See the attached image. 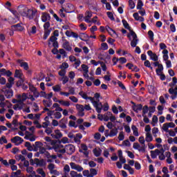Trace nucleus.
<instances>
[{
    "mask_svg": "<svg viewBox=\"0 0 177 177\" xmlns=\"http://www.w3.org/2000/svg\"><path fill=\"white\" fill-rule=\"evenodd\" d=\"M127 38H129V41H131V48H136V53H138V55H140L142 53V50H140V48L139 46H136L139 43V39H138V35L133 30H131L130 33H128L127 35ZM131 37H133V40L131 38Z\"/></svg>",
    "mask_w": 177,
    "mask_h": 177,
    "instance_id": "nucleus-2",
    "label": "nucleus"
},
{
    "mask_svg": "<svg viewBox=\"0 0 177 177\" xmlns=\"http://www.w3.org/2000/svg\"><path fill=\"white\" fill-rule=\"evenodd\" d=\"M41 19L43 23H46L48 20H50V15L48 12H42Z\"/></svg>",
    "mask_w": 177,
    "mask_h": 177,
    "instance_id": "nucleus-11",
    "label": "nucleus"
},
{
    "mask_svg": "<svg viewBox=\"0 0 177 177\" xmlns=\"http://www.w3.org/2000/svg\"><path fill=\"white\" fill-rule=\"evenodd\" d=\"M8 143V140L6 139V137L5 136H2L1 138H0V145H3Z\"/></svg>",
    "mask_w": 177,
    "mask_h": 177,
    "instance_id": "nucleus-37",
    "label": "nucleus"
},
{
    "mask_svg": "<svg viewBox=\"0 0 177 177\" xmlns=\"http://www.w3.org/2000/svg\"><path fill=\"white\" fill-rule=\"evenodd\" d=\"M106 176L107 177H115V176L113 174V172L110 170L106 171Z\"/></svg>",
    "mask_w": 177,
    "mask_h": 177,
    "instance_id": "nucleus-63",
    "label": "nucleus"
},
{
    "mask_svg": "<svg viewBox=\"0 0 177 177\" xmlns=\"http://www.w3.org/2000/svg\"><path fill=\"white\" fill-rule=\"evenodd\" d=\"M118 133V129H111L110 133H109V137L110 138H114V136H117Z\"/></svg>",
    "mask_w": 177,
    "mask_h": 177,
    "instance_id": "nucleus-17",
    "label": "nucleus"
},
{
    "mask_svg": "<svg viewBox=\"0 0 177 177\" xmlns=\"http://www.w3.org/2000/svg\"><path fill=\"white\" fill-rule=\"evenodd\" d=\"M131 129L133 131V133L134 136H139V131H138V127H136V126L133 124L131 126Z\"/></svg>",
    "mask_w": 177,
    "mask_h": 177,
    "instance_id": "nucleus-22",
    "label": "nucleus"
},
{
    "mask_svg": "<svg viewBox=\"0 0 177 177\" xmlns=\"http://www.w3.org/2000/svg\"><path fill=\"white\" fill-rule=\"evenodd\" d=\"M148 35L149 37V39L151 41V42H153V41H154V32L153 30H149Z\"/></svg>",
    "mask_w": 177,
    "mask_h": 177,
    "instance_id": "nucleus-35",
    "label": "nucleus"
},
{
    "mask_svg": "<svg viewBox=\"0 0 177 177\" xmlns=\"http://www.w3.org/2000/svg\"><path fill=\"white\" fill-rule=\"evenodd\" d=\"M59 68H68V64L67 62H64L60 65Z\"/></svg>",
    "mask_w": 177,
    "mask_h": 177,
    "instance_id": "nucleus-58",
    "label": "nucleus"
},
{
    "mask_svg": "<svg viewBox=\"0 0 177 177\" xmlns=\"http://www.w3.org/2000/svg\"><path fill=\"white\" fill-rule=\"evenodd\" d=\"M21 175V170L18 169L17 171H12L11 173L10 177H17V176H20Z\"/></svg>",
    "mask_w": 177,
    "mask_h": 177,
    "instance_id": "nucleus-27",
    "label": "nucleus"
},
{
    "mask_svg": "<svg viewBox=\"0 0 177 177\" xmlns=\"http://www.w3.org/2000/svg\"><path fill=\"white\" fill-rule=\"evenodd\" d=\"M122 23L124 27V28H127V30H130V33H131V27L129 26V24H128V21H127V20L125 19H122Z\"/></svg>",
    "mask_w": 177,
    "mask_h": 177,
    "instance_id": "nucleus-25",
    "label": "nucleus"
},
{
    "mask_svg": "<svg viewBox=\"0 0 177 177\" xmlns=\"http://www.w3.org/2000/svg\"><path fill=\"white\" fill-rule=\"evenodd\" d=\"M45 132L47 133V135H50L53 131L50 127H47L45 130Z\"/></svg>",
    "mask_w": 177,
    "mask_h": 177,
    "instance_id": "nucleus-64",
    "label": "nucleus"
},
{
    "mask_svg": "<svg viewBox=\"0 0 177 177\" xmlns=\"http://www.w3.org/2000/svg\"><path fill=\"white\" fill-rule=\"evenodd\" d=\"M64 143V145H66V143H68V138L67 137H64L61 140V141L59 142V143Z\"/></svg>",
    "mask_w": 177,
    "mask_h": 177,
    "instance_id": "nucleus-57",
    "label": "nucleus"
},
{
    "mask_svg": "<svg viewBox=\"0 0 177 177\" xmlns=\"http://www.w3.org/2000/svg\"><path fill=\"white\" fill-rule=\"evenodd\" d=\"M64 171L65 172V175H67V174L70 172V166L68 165H65L64 167Z\"/></svg>",
    "mask_w": 177,
    "mask_h": 177,
    "instance_id": "nucleus-49",
    "label": "nucleus"
},
{
    "mask_svg": "<svg viewBox=\"0 0 177 177\" xmlns=\"http://www.w3.org/2000/svg\"><path fill=\"white\" fill-rule=\"evenodd\" d=\"M145 140L148 143L153 141V136H151V133H146Z\"/></svg>",
    "mask_w": 177,
    "mask_h": 177,
    "instance_id": "nucleus-23",
    "label": "nucleus"
},
{
    "mask_svg": "<svg viewBox=\"0 0 177 177\" xmlns=\"http://www.w3.org/2000/svg\"><path fill=\"white\" fill-rule=\"evenodd\" d=\"M58 74L60 77H66V70L62 69L59 71Z\"/></svg>",
    "mask_w": 177,
    "mask_h": 177,
    "instance_id": "nucleus-60",
    "label": "nucleus"
},
{
    "mask_svg": "<svg viewBox=\"0 0 177 177\" xmlns=\"http://www.w3.org/2000/svg\"><path fill=\"white\" fill-rule=\"evenodd\" d=\"M106 30L108 32H110V31H112V32H113V34H115V35H116L117 38H118V34H117V32H115V30H114V29L110 28V26H106Z\"/></svg>",
    "mask_w": 177,
    "mask_h": 177,
    "instance_id": "nucleus-33",
    "label": "nucleus"
},
{
    "mask_svg": "<svg viewBox=\"0 0 177 177\" xmlns=\"http://www.w3.org/2000/svg\"><path fill=\"white\" fill-rule=\"evenodd\" d=\"M138 142L141 144L143 145L144 146H146V145L145 144V142H146L145 140V137L144 136H140L138 139Z\"/></svg>",
    "mask_w": 177,
    "mask_h": 177,
    "instance_id": "nucleus-55",
    "label": "nucleus"
},
{
    "mask_svg": "<svg viewBox=\"0 0 177 177\" xmlns=\"http://www.w3.org/2000/svg\"><path fill=\"white\" fill-rule=\"evenodd\" d=\"M57 103H59V104H62V106H65L66 107H68L70 106V102L68 101H64V100H57Z\"/></svg>",
    "mask_w": 177,
    "mask_h": 177,
    "instance_id": "nucleus-21",
    "label": "nucleus"
},
{
    "mask_svg": "<svg viewBox=\"0 0 177 177\" xmlns=\"http://www.w3.org/2000/svg\"><path fill=\"white\" fill-rule=\"evenodd\" d=\"M114 60H117V62H120V64H125L127 63V58L122 57L120 58H117V57H114L112 59V62H114Z\"/></svg>",
    "mask_w": 177,
    "mask_h": 177,
    "instance_id": "nucleus-15",
    "label": "nucleus"
},
{
    "mask_svg": "<svg viewBox=\"0 0 177 177\" xmlns=\"http://www.w3.org/2000/svg\"><path fill=\"white\" fill-rule=\"evenodd\" d=\"M93 151L94 156L95 157H100V156L102 154V149H100V151H99L96 149H94Z\"/></svg>",
    "mask_w": 177,
    "mask_h": 177,
    "instance_id": "nucleus-32",
    "label": "nucleus"
},
{
    "mask_svg": "<svg viewBox=\"0 0 177 177\" xmlns=\"http://www.w3.org/2000/svg\"><path fill=\"white\" fill-rule=\"evenodd\" d=\"M106 15L109 19H110V20H111L112 21H114L115 20V19L114 18V15H113V12H107Z\"/></svg>",
    "mask_w": 177,
    "mask_h": 177,
    "instance_id": "nucleus-40",
    "label": "nucleus"
},
{
    "mask_svg": "<svg viewBox=\"0 0 177 177\" xmlns=\"http://www.w3.org/2000/svg\"><path fill=\"white\" fill-rule=\"evenodd\" d=\"M118 139H119V140H120V141L124 140V139H125V136L124 135V131L120 132Z\"/></svg>",
    "mask_w": 177,
    "mask_h": 177,
    "instance_id": "nucleus-47",
    "label": "nucleus"
},
{
    "mask_svg": "<svg viewBox=\"0 0 177 177\" xmlns=\"http://www.w3.org/2000/svg\"><path fill=\"white\" fill-rule=\"evenodd\" d=\"M21 24H17L15 25H12L11 28L13 31H23V30H24V27L21 26Z\"/></svg>",
    "mask_w": 177,
    "mask_h": 177,
    "instance_id": "nucleus-10",
    "label": "nucleus"
},
{
    "mask_svg": "<svg viewBox=\"0 0 177 177\" xmlns=\"http://www.w3.org/2000/svg\"><path fill=\"white\" fill-rule=\"evenodd\" d=\"M64 145L59 144L55 145L53 146V149H63Z\"/></svg>",
    "mask_w": 177,
    "mask_h": 177,
    "instance_id": "nucleus-59",
    "label": "nucleus"
},
{
    "mask_svg": "<svg viewBox=\"0 0 177 177\" xmlns=\"http://www.w3.org/2000/svg\"><path fill=\"white\" fill-rule=\"evenodd\" d=\"M35 161H38V162H37L36 164L39 167H45V165H46V162H45V160H44V159L39 160V159L35 158Z\"/></svg>",
    "mask_w": 177,
    "mask_h": 177,
    "instance_id": "nucleus-20",
    "label": "nucleus"
},
{
    "mask_svg": "<svg viewBox=\"0 0 177 177\" xmlns=\"http://www.w3.org/2000/svg\"><path fill=\"white\" fill-rule=\"evenodd\" d=\"M2 92L4 93V95L7 99H10L13 97V90L8 89L6 87L3 88Z\"/></svg>",
    "mask_w": 177,
    "mask_h": 177,
    "instance_id": "nucleus-6",
    "label": "nucleus"
},
{
    "mask_svg": "<svg viewBox=\"0 0 177 177\" xmlns=\"http://www.w3.org/2000/svg\"><path fill=\"white\" fill-rule=\"evenodd\" d=\"M88 165L90 168H95V167H96V162H95L93 160H91L88 162Z\"/></svg>",
    "mask_w": 177,
    "mask_h": 177,
    "instance_id": "nucleus-62",
    "label": "nucleus"
},
{
    "mask_svg": "<svg viewBox=\"0 0 177 177\" xmlns=\"http://www.w3.org/2000/svg\"><path fill=\"white\" fill-rule=\"evenodd\" d=\"M15 78H19V80L23 79V72L21 70L17 69L14 75Z\"/></svg>",
    "mask_w": 177,
    "mask_h": 177,
    "instance_id": "nucleus-14",
    "label": "nucleus"
},
{
    "mask_svg": "<svg viewBox=\"0 0 177 177\" xmlns=\"http://www.w3.org/2000/svg\"><path fill=\"white\" fill-rule=\"evenodd\" d=\"M62 48H64V49H66L67 50V52H71V50H73V47H71V46H70V42L67 40H66L63 43Z\"/></svg>",
    "mask_w": 177,
    "mask_h": 177,
    "instance_id": "nucleus-12",
    "label": "nucleus"
},
{
    "mask_svg": "<svg viewBox=\"0 0 177 177\" xmlns=\"http://www.w3.org/2000/svg\"><path fill=\"white\" fill-rule=\"evenodd\" d=\"M169 93H170V95H174L171 96V99L172 100H175V99H176L177 97V85L176 86L174 89L173 88H170L169 89Z\"/></svg>",
    "mask_w": 177,
    "mask_h": 177,
    "instance_id": "nucleus-7",
    "label": "nucleus"
},
{
    "mask_svg": "<svg viewBox=\"0 0 177 177\" xmlns=\"http://www.w3.org/2000/svg\"><path fill=\"white\" fill-rule=\"evenodd\" d=\"M24 84V79H19L16 82V86L17 88H20V86H23Z\"/></svg>",
    "mask_w": 177,
    "mask_h": 177,
    "instance_id": "nucleus-29",
    "label": "nucleus"
},
{
    "mask_svg": "<svg viewBox=\"0 0 177 177\" xmlns=\"http://www.w3.org/2000/svg\"><path fill=\"white\" fill-rule=\"evenodd\" d=\"M96 175H97V170H96V169H93V168L90 169V174H89L88 177H93Z\"/></svg>",
    "mask_w": 177,
    "mask_h": 177,
    "instance_id": "nucleus-26",
    "label": "nucleus"
},
{
    "mask_svg": "<svg viewBox=\"0 0 177 177\" xmlns=\"http://www.w3.org/2000/svg\"><path fill=\"white\" fill-rule=\"evenodd\" d=\"M65 149L66 150V153H68V156H71V154H73L75 151V147L72 144H68L66 145Z\"/></svg>",
    "mask_w": 177,
    "mask_h": 177,
    "instance_id": "nucleus-4",
    "label": "nucleus"
},
{
    "mask_svg": "<svg viewBox=\"0 0 177 177\" xmlns=\"http://www.w3.org/2000/svg\"><path fill=\"white\" fill-rule=\"evenodd\" d=\"M67 82H68V77L64 76L62 77V84H63V85H65V84H67Z\"/></svg>",
    "mask_w": 177,
    "mask_h": 177,
    "instance_id": "nucleus-61",
    "label": "nucleus"
},
{
    "mask_svg": "<svg viewBox=\"0 0 177 177\" xmlns=\"http://www.w3.org/2000/svg\"><path fill=\"white\" fill-rule=\"evenodd\" d=\"M149 107L147 105H145L142 107V116L146 115V114H147V113H149Z\"/></svg>",
    "mask_w": 177,
    "mask_h": 177,
    "instance_id": "nucleus-30",
    "label": "nucleus"
},
{
    "mask_svg": "<svg viewBox=\"0 0 177 177\" xmlns=\"http://www.w3.org/2000/svg\"><path fill=\"white\" fill-rule=\"evenodd\" d=\"M79 95L82 97V99H84L85 100H88V95H86V93H84V91H80L79 93Z\"/></svg>",
    "mask_w": 177,
    "mask_h": 177,
    "instance_id": "nucleus-41",
    "label": "nucleus"
},
{
    "mask_svg": "<svg viewBox=\"0 0 177 177\" xmlns=\"http://www.w3.org/2000/svg\"><path fill=\"white\" fill-rule=\"evenodd\" d=\"M55 136H57V139H60V138L63 137V134L60 132V130L57 129L55 130Z\"/></svg>",
    "mask_w": 177,
    "mask_h": 177,
    "instance_id": "nucleus-34",
    "label": "nucleus"
},
{
    "mask_svg": "<svg viewBox=\"0 0 177 177\" xmlns=\"http://www.w3.org/2000/svg\"><path fill=\"white\" fill-rule=\"evenodd\" d=\"M118 86H120V88H121L123 91L127 90V88L125 87V86L124 85V84H122V82H118Z\"/></svg>",
    "mask_w": 177,
    "mask_h": 177,
    "instance_id": "nucleus-56",
    "label": "nucleus"
},
{
    "mask_svg": "<svg viewBox=\"0 0 177 177\" xmlns=\"http://www.w3.org/2000/svg\"><path fill=\"white\" fill-rule=\"evenodd\" d=\"M50 30H44V34L43 36V39L44 40L48 39V37H49V35H50Z\"/></svg>",
    "mask_w": 177,
    "mask_h": 177,
    "instance_id": "nucleus-31",
    "label": "nucleus"
},
{
    "mask_svg": "<svg viewBox=\"0 0 177 177\" xmlns=\"http://www.w3.org/2000/svg\"><path fill=\"white\" fill-rule=\"evenodd\" d=\"M54 115L56 120H60V118H62V113L60 112H55Z\"/></svg>",
    "mask_w": 177,
    "mask_h": 177,
    "instance_id": "nucleus-53",
    "label": "nucleus"
},
{
    "mask_svg": "<svg viewBox=\"0 0 177 177\" xmlns=\"http://www.w3.org/2000/svg\"><path fill=\"white\" fill-rule=\"evenodd\" d=\"M82 68L86 74H88L89 73V67H88L86 64H82Z\"/></svg>",
    "mask_w": 177,
    "mask_h": 177,
    "instance_id": "nucleus-44",
    "label": "nucleus"
},
{
    "mask_svg": "<svg viewBox=\"0 0 177 177\" xmlns=\"http://www.w3.org/2000/svg\"><path fill=\"white\" fill-rule=\"evenodd\" d=\"M49 27H50V22H45V24H44V30L48 31V30H49Z\"/></svg>",
    "mask_w": 177,
    "mask_h": 177,
    "instance_id": "nucleus-48",
    "label": "nucleus"
},
{
    "mask_svg": "<svg viewBox=\"0 0 177 177\" xmlns=\"http://www.w3.org/2000/svg\"><path fill=\"white\" fill-rule=\"evenodd\" d=\"M53 90L54 91V92H60V91H62V86H60V85L59 84H57L53 86Z\"/></svg>",
    "mask_w": 177,
    "mask_h": 177,
    "instance_id": "nucleus-38",
    "label": "nucleus"
},
{
    "mask_svg": "<svg viewBox=\"0 0 177 177\" xmlns=\"http://www.w3.org/2000/svg\"><path fill=\"white\" fill-rule=\"evenodd\" d=\"M157 122H158V118L157 117V115H154L152 118V125L153 127H156V124H157Z\"/></svg>",
    "mask_w": 177,
    "mask_h": 177,
    "instance_id": "nucleus-36",
    "label": "nucleus"
},
{
    "mask_svg": "<svg viewBox=\"0 0 177 177\" xmlns=\"http://www.w3.org/2000/svg\"><path fill=\"white\" fill-rule=\"evenodd\" d=\"M68 127H73V128H77L78 125H75V122L73 120L69 121Z\"/></svg>",
    "mask_w": 177,
    "mask_h": 177,
    "instance_id": "nucleus-54",
    "label": "nucleus"
},
{
    "mask_svg": "<svg viewBox=\"0 0 177 177\" xmlns=\"http://www.w3.org/2000/svg\"><path fill=\"white\" fill-rule=\"evenodd\" d=\"M164 70V66L162 65H160V67L156 69V75H160L162 73V71Z\"/></svg>",
    "mask_w": 177,
    "mask_h": 177,
    "instance_id": "nucleus-42",
    "label": "nucleus"
},
{
    "mask_svg": "<svg viewBox=\"0 0 177 177\" xmlns=\"http://www.w3.org/2000/svg\"><path fill=\"white\" fill-rule=\"evenodd\" d=\"M136 8L138 10L143 9V1H142V0L138 1Z\"/></svg>",
    "mask_w": 177,
    "mask_h": 177,
    "instance_id": "nucleus-28",
    "label": "nucleus"
},
{
    "mask_svg": "<svg viewBox=\"0 0 177 177\" xmlns=\"http://www.w3.org/2000/svg\"><path fill=\"white\" fill-rule=\"evenodd\" d=\"M81 35L83 36H80L79 38L81 39V41H84V42H86L88 44V39H89V35H86V33H80Z\"/></svg>",
    "mask_w": 177,
    "mask_h": 177,
    "instance_id": "nucleus-18",
    "label": "nucleus"
},
{
    "mask_svg": "<svg viewBox=\"0 0 177 177\" xmlns=\"http://www.w3.org/2000/svg\"><path fill=\"white\" fill-rule=\"evenodd\" d=\"M131 109L134 111L135 113H138L139 111H142V109H143V105L142 104H136V106H132Z\"/></svg>",
    "mask_w": 177,
    "mask_h": 177,
    "instance_id": "nucleus-13",
    "label": "nucleus"
},
{
    "mask_svg": "<svg viewBox=\"0 0 177 177\" xmlns=\"http://www.w3.org/2000/svg\"><path fill=\"white\" fill-rule=\"evenodd\" d=\"M76 109L78 110L79 113H82L85 111L84 105L80 104H76Z\"/></svg>",
    "mask_w": 177,
    "mask_h": 177,
    "instance_id": "nucleus-24",
    "label": "nucleus"
},
{
    "mask_svg": "<svg viewBox=\"0 0 177 177\" xmlns=\"http://www.w3.org/2000/svg\"><path fill=\"white\" fill-rule=\"evenodd\" d=\"M19 13L23 17H26L29 20H32L37 14V10H31L24 5H19L17 8Z\"/></svg>",
    "mask_w": 177,
    "mask_h": 177,
    "instance_id": "nucleus-1",
    "label": "nucleus"
},
{
    "mask_svg": "<svg viewBox=\"0 0 177 177\" xmlns=\"http://www.w3.org/2000/svg\"><path fill=\"white\" fill-rule=\"evenodd\" d=\"M129 6L130 9H135V1H133V0H129Z\"/></svg>",
    "mask_w": 177,
    "mask_h": 177,
    "instance_id": "nucleus-43",
    "label": "nucleus"
},
{
    "mask_svg": "<svg viewBox=\"0 0 177 177\" xmlns=\"http://www.w3.org/2000/svg\"><path fill=\"white\" fill-rule=\"evenodd\" d=\"M91 64H93V66H98L99 64H103V62L98 61L97 62L95 59H91L90 61Z\"/></svg>",
    "mask_w": 177,
    "mask_h": 177,
    "instance_id": "nucleus-45",
    "label": "nucleus"
},
{
    "mask_svg": "<svg viewBox=\"0 0 177 177\" xmlns=\"http://www.w3.org/2000/svg\"><path fill=\"white\" fill-rule=\"evenodd\" d=\"M17 63H19V64L20 65V67L24 68V70H25V71H28V68H30V67L28 66V62H23V60L21 59H18Z\"/></svg>",
    "mask_w": 177,
    "mask_h": 177,
    "instance_id": "nucleus-9",
    "label": "nucleus"
},
{
    "mask_svg": "<svg viewBox=\"0 0 177 177\" xmlns=\"http://www.w3.org/2000/svg\"><path fill=\"white\" fill-rule=\"evenodd\" d=\"M93 106L95 107L98 114H100V113H102V110H103V105L102 104V102H100V100H96V102H94Z\"/></svg>",
    "mask_w": 177,
    "mask_h": 177,
    "instance_id": "nucleus-3",
    "label": "nucleus"
},
{
    "mask_svg": "<svg viewBox=\"0 0 177 177\" xmlns=\"http://www.w3.org/2000/svg\"><path fill=\"white\" fill-rule=\"evenodd\" d=\"M11 142L12 143H15V146H20L24 142V140L21 137L17 136L11 139Z\"/></svg>",
    "mask_w": 177,
    "mask_h": 177,
    "instance_id": "nucleus-5",
    "label": "nucleus"
},
{
    "mask_svg": "<svg viewBox=\"0 0 177 177\" xmlns=\"http://www.w3.org/2000/svg\"><path fill=\"white\" fill-rule=\"evenodd\" d=\"M37 174H39V175H41L42 177H46V174H45V171H44V169H37Z\"/></svg>",
    "mask_w": 177,
    "mask_h": 177,
    "instance_id": "nucleus-39",
    "label": "nucleus"
},
{
    "mask_svg": "<svg viewBox=\"0 0 177 177\" xmlns=\"http://www.w3.org/2000/svg\"><path fill=\"white\" fill-rule=\"evenodd\" d=\"M109 109H110V106H109V103L106 102L103 104L102 110L104 111H108Z\"/></svg>",
    "mask_w": 177,
    "mask_h": 177,
    "instance_id": "nucleus-52",
    "label": "nucleus"
},
{
    "mask_svg": "<svg viewBox=\"0 0 177 177\" xmlns=\"http://www.w3.org/2000/svg\"><path fill=\"white\" fill-rule=\"evenodd\" d=\"M27 99H28L27 93H23L21 95V99L18 100V103H19V104H25L24 102H26Z\"/></svg>",
    "mask_w": 177,
    "mask_h": 177,
    "instance_id": "nucleus-16",
    "label": "nucleus"
},
{
    "mask_svg": "<svg viewBox=\"0 0 177 177\" xmlns=\"http://www.w3.org/2000/svg\"><path fill=\"white\" fill-rule=\"evenodd\" d=\"M168 128H169V127L168 126V122L163 124L162 129L163 131H165V132H169Z\"/></svg>",
    "mask_w": 177,
    "mask_h": 177,
    "instance_id": "nucleus-51",
    "label": "nucleus"
},
{
    "mask_svg": "<svg viewBox=\"0 0 177 177\" xmlns=\"http://www.w3.org/2000/svg\"><path fill=\"white\" fill-rule=\"evenodd\" d=\"M147 55L153 62H158V56H157V54L153 53L152 50H148Z\"/></svg>",
    "mask_w": 177,
    "mask_h": 177,
    "instance_id": "nucleus-8",
    "label": "nucleus"
},
{
    "mask_svg": "<svg viewBox=\"0 0 177 177\" xmlns=\"http://www.w3.org/2000/svg\"><path fill=\"white\" fill-rule=\"evenodd\" d=\"M80 153H83L86 158H89V151H82V149H79Z\"/></svg>",
    "mask_w": 177,
    "mask_h": 177,
    "instance_id": "nucleus-50",
    "label": "nucleus"
},
{
    "mask_svg": "<svg viewBox=\"0 0 177 177\" xmlns=\"http://www.w3.org/2000/svg\"><path fill=\"white\" fill-rule=\"evenodd\" d=\"M101 49L102 50H107V49H109V45L107 44V43H102Z\"/></svg>",
    "mask_w": 177,
    "mask_h": 177,
    "instance_id": "nucleus-46",
    "label": "nucleus"
},
{
    "mask_svg": "<svg viewBox=\"0 0 177 177\" xmlns=\"http://www.w3.org/2000/svg\"><path fill=\"white\" fill-rule=\"evenodd\" d=\"M157 156H160V149H155L154 151H151V158H157Z\"/></svg>",
    "mask_w": 177,
    "mask_h": 177,
    "instance_id": "nucleus-19",
    "label": "nucleus"
}]
</instances>
